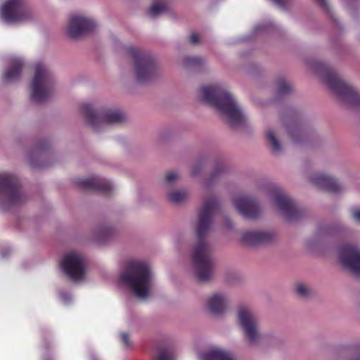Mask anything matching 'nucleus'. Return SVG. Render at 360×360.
<instances>
[{
    "label": "nucleus",
    "instance_id": "1",
    "mask_svg": "<svg viewBox=\"0 0 360 360\" xmlns=\"http://www.w3.org/2000/svg\"><path fill=\"white\" fill-rule=\"evenodd\" d=\"M198 97L224 115L231 127L238 128L246 123L245 113L224 84L217 82L202 86L199 89Z\"/></svg>",
    "mask_w": 360,
    "mask_h": 360
},
{
    "label": "nucleus",
    "instance_id": "2",
    "mask_svg": "<svg viewBox=\"0 0 360 360\" xmlns=\"http://www.w3.org/2000/svg\"><path fill=\"white\" fill-rule=\"evenodd\" d=\"M120 278L122 283L139 299L145 300L150 295L153 272L148 262L143 259L129 260Z\"/></svg>",
    "mask_w": 360,
    "mask_h": 360
},
{
    "label": "nucleus",
    "instance_id": "3",
    "mask_svg": "<svg viewBox=\"0 0 360 360\" xmlns=\"http://www.w3.org/2000/svg\"><path fill=\"white\" fill-rule=\"evenodd\" d=\"M210 230V226H197L195 232L198 241L191 252L195 276L202 282L210 281L214 274L212 248L207 240Z\"/></svg>",
    "mask_w": 360,
    "mask_h": 360
},
{
    "label": "nucleus",
    "instance_id": "4",
    "mask_svg": "<svg viewBox=\"0 0 360 360\" xmlns=\"http://www.w3.org/2000/svg\"><path fill=\"white\" fill-rule=\"evenodd\" d=\"M262 191L270 202L278 209L281 217L288 221H300L307 217L306 211L278 186L266 185L262 188Z\"/></svg>",
    "mask_w": 360,
    "mask_h": 360
},
{
    "label": "nucleus",
    "instance_id": "5",
    "mask_svg": "<svg viewBox=\"0 0 360 360\" xmlns=\"http://www.w3.org/2000/svg\"><path fill=\"white\" fill-rule=\"evenodd\" d=\"M18 177L11 173H0V210L8 211L22 205L27 200Z\"/></svg>",
    "mask_w": 360,
    "mask_h": 360
},
{
    "label": "nucleus",
    "instance_id": "6",
    "mask_svg": "<svg viewBox=\"0 0 360 360\" xmlns=\"http://www.w3.org/2000/svg\"><path fill=\"white\" fill-rule=\"evenodd\" d=\"M37 18L29 0H5L0 7V19L8 25L30 22Z\"/></svg>",
    "mask_w": 360,
    "mask_h": 360
},
{
    "label": "nucleus",
    "instance_id": "7",
    "mask_svg": "<svg viewBox=\"0 0 360 360\" xmlns=\"http://www.w3.org/2000/svg\"><path fill=\"white\" fill-rule=\"evenodd\" d=\"M237 321L245 343L251 347L259 346L262 341V334L259 319L253 310L248 307H240Z\"/></svg>",
    "mask_w": 360,
    "mask_h": 360
},
{
    "label": "nucleus",
    "instance_id": "8",
    "mask_svg": "<svg viewBox=\"0 0 360 360\" xmlns=\"http://www.w3.org/2000/svg\"><path fill=\"white\" fill-rule=\"evenodd\" d=\"M52 75L41 63L34 66V75L31 84V98L37 103L46 101L53 93Z\"/></svg>",
    "mask_w": 360,
    "mask_h": 360
},
{
    "label": "nucleus",
    "instance_id": "9",
    "mask_svg": "<svg viewBox=\"0 0 360 360\" xmlns=\"http://www.w3.org/2000/svg\"><path fill=\"white\" fill-rule=\"evenodd\" d=\"M323 79L330 90L342 101L351 106H360V93L335 72L325 70Z\"/></svg>",
    "mask_w": 360,
    "mask_h": 360
},
{
    "label": "nucleus",
    "instance_id": "10",
    "mask_svg": "<svg viewBox=\"0 0 360 360\" xmlns=\"http://www.w3.org/2000/svg\"><path fill=\"white\" fill-rule=\"evenodd\" d=\"M125 51L134 59L136 82L144 83L150 81L155 73V63L152 56L135 46H127Z\"/></svg>",
    "mask_w": 360,
    "mask_h": 360
},
{
    "label": "nucleus",
    "instance_id": "11",
    "mask_svg": "<svg viewBox=\"0 0 360 360\" xmlns=\"http://www.w3.org/2000/svg\"><path fill=\"white\" fill-rule=\"evenodd\" d=\"M82 113L87 123L96 131H100L108 124L120 123L124 120V115L118 110L102 109L95 110L89 104L83 106Z\"/></svg>",
    "mask_w": 360,
    "mask_h": 360
},
{
    "label": "nucleus",
    "instance_id": "12",
    "mask_svg": "<svg viewBox=\"0 0 360 360\" xmlns=\"http://www.w3.org/2000/svg\"><path fill=\"white\" fill-rule=\"evenodd\" d=\"M60 265L63 271L73 281H81L84 278L86 266L84 257L76 252L65 254Z\"/></svg>",
    "mask_w": 360,
    "mask_h": 360
},
{
    "label": "nucleus",
    "instance_id": "13",
    "mask_svg": "<svg viewBox=\"0 0 360 360\" xmlns=\"http://www.w3.org/2000/svg\"><path fill=\"white\" fill-rule=\"evenodd\" d=\"M338 259L342 266L356 276H360V247L345 245L338 250Z\"/></svg>",
    "mask_w": 360,
    "mask_h": 360
},
{
    "label": "nucleus",
    "instance_id": "14",
    "mask_svg": "<svg viewBox=\"0 0 360 360\" xmlns=\"http://www.w3.org/2000/svg\"><path fill=\"white\" fill-rule=\"evenodd\" d=\"M96 27V22L92 18L75 14L69 18L66 32L70 38L75 39L87 34Z\"/></svg>",
    "mask_w": 360,
    "mask_h": 360
},
{
    "label": "nucleus",
    "instance_id": "15",
    "mask_svg": "<svg viewBox=\"0 0 360 360\" xmlns=\"http://www.w3.org/2000/svg\"><path fill=\"white\" fill-rule=\"evenodd\" d=\"M278 238V233L273 230H250L243 232L240 238L242 245L255 248L259 245L271 243Z\"/></svg>",
    "mask_w": 360,
    "mask_h": 360
},
{
    "label": "nucleus",
    "instance_id": "16",
    "mask_svg": "<svg viewBox=\"0 0 360 360\" xmlns=\"http://www.w3.org/2000/svg\"><path fill=\"white\" fill-rule=\"evenodd\" d=\"M236 209L244 217L258 218L262 214V208L254 198L247 195H238L233 200Z\"/></svg>",
    "mask_w": 360,
    "mask_h": 360
},
{
    "label": "nucleus",
    "instance_id": "17",
    "mask_svg": "<svg viewBox=\"0 0 360 360\" xmlns=\"http://www.w3.org/2000/svg\"><path fill=\"white\" fill-rule=\"evenodd\" d=\"M310 181L314 186L333 193H338L344 189L335 179L322 173L313 174L310 177Z\"/></svg>",
    "mask_w": 360,
    "mask_h": 360
},
{
    "label": "nucleus",
    "instance_id": "18",
    "mask_svg": "<svg viewBox=\"0 0 360 360\" xmlns=\"http://www.w3.org/2000/svg\"><path fill=\"white\" fill-rule=\"evenodd\" d=\"M229 299L227 295L221 292L212 293L207 300L210 312L216 316L223 315L228 307Z\"/></svg>",
    "mask_w": 360,
    "mask_h": 360
},
{
    "label": "nucleus",
    "instance_id": "19",
    "mask_svg": "<svg viewBox=\"0 0 360 360\" xmlns=\"http://www.w3.org/2000/svg\"><path fill=\"white\" fill-rule=\"evenodd\" d=\"M218 208L219 202L215 198L205 200L203 207L199 211L197 225H210L214 214Z\"/></svg>",
    "mask_w": 360,
    "mask_h": 360
},
{
    "label": "nucleus",
    "instance_id": "20",
    "mask_svg": "<svg viewBox=\"0 0 360 360\" xmlns=\"http://www.w3.org/2000/svg\"><path fill=\"white\" fill-rule=\"evenodd\" d=\"M23 60L20 58H12L11 66L8 67L1 76V81L4 83H11L16 81L20 76Z\"/></svg>",
    "mask_w": 360,
    "mask_h": 360
},
{
    "label": "nucleus",
    "instance_id": "21",
    "mask_svg": "<svg viewBox=\"0 0 360 360\" xmlns=\"http://www.w3.org/2000/svg\"><path fill=\"white\" fill-rule=\"evenodd\" d=\"M79 184L84 188L97 189L104 192L110 191L112 189V182L100 176H92L82 179Z\"/></svg>",
    "mask_w": 360,
    "mask_h": 360
},
{
    "label": "nucleus",
    "instance_id": "22",
    "mask_svg": "<svg viewBox=\"0 0 360 360\" xmlns=\"http://www.w3.org/2000/svg\"><path fill=\"white\" fill-rule=\"evenodd\" d=\"M200 360H235L233 354L229 351L212 346L200 355Z\"/></svg>",
    "mask_w": 360,
    "mask_h": 360
},
{
    "label": "nucleus",
    "instance_id": "23",
    "mask_svg": "<svg viewBox=\"0 0 360 360\" xmlns=\"http://www.w3.org/2000/svg\"><path fill=\"white\" fill-rule=\"evenodd\" d=\"M115 236V231L113 226H97L91 234V240L98 245H102Z\"/></svg>",
    "mask_w": 360,
    "mask_h": 360
},
{
    "label": "nucleus",
    "instance_id": "24",
    "mask_svg": "<svg viewBox=\"0 0 360 360\" xmlns=\"http://www.w3.org/2000/svg\"><path fill=\"white\" fill-rule=\"evenodd\" d=\"M266 137L273 153L279 154L282 151V145L277 139V133L273 129H269L266 133Z\"/></svg>",
    "mask_w": 360,
    "mask_h": 360
},
{
    "label": "nucleus",
    "instance_id": "25",
    "mask_svg": "<svg viewBox=\"0 0 360 360\" xmlns=\"http://www.w3.org/2000/svg\"><path fill=\"white\" fill-rule=\"evenodd\" d=\"M167 197L171 202L179 204L188 199V193L185 190H175L168 193Z\"/></svg>",
    "mask_w": 360,
    "mask_h": 360
},
{
    "label": "nucleus",
    "instance_id": "26",
    "mask_svg": "<svg viewBox=\"0 0 360 360\" xmlns=\"http://www.w3.org/2000/svg\"><path fill=\"white\" fill-rule=\"evenodd\" d=\"M167 6L163 2L155 3L151 6L149 14L152 17H157L165 13L167 11Z\"/></svg>",
    "mask_w": 360,
    "mask_h": 360
},
{
    "label": "nucleus",
    "instance_id": "27",
    "mask_svg": "<svg viewBox=\"0 0 360 360\" xmlns=\"http://www.w3.org/2000/svg\"><path fill=\"white\" fill-rule=\"evenodd\" d=\"M204 60L198 56H187L184 60V65L186 68H195L200 66Z\"/></svg>",
    "mask_w": 360,
    "mask_h": 360
},
{
    "label": "nucleus",
    "instance_id": "28",
    "mask_svg": "<svg viewBox=\"0 0 360 360\" xmlns=\"http://www.w3.org/2000/svg\"><path fill=\"white\" fill-rule=\"evenodd\" d=\"M276 88L278 94L281 96L286 94L292 89L291 85L284 79H281L277 82Z\"/></svg>",
    "mask_w": 360,
    "mask_h": 360
},
{
    "label": "nucleus",
    "instance_id": "29",
    "mask_svg": "<svg viewBox=\"0 0 360 360\" xmlns=\"http://www.w3.org/2000/svg\"><path fill=\"white\" fill-rule=\"evenodd\" d=\"M172 352L168 349H161L159 350L156 360H173Z\"/></svg>",
    "mask_w": 360,
    "mask_h": 360
},
{
    "label": "nucleus",
    "instance_id": "30",
    "mask_svg": "<svg viewBox=\"0 0 360 360\" xmlns=\"http://www.w3.org/2000/svg\"><path fill=\"white\" fill-rule=\"evenodd\" d=\"M296 292L302 297H307L310 295L311 290L307 285L300 283L296 287Z\"/></svg>",
    "mask_w": 360,
    "mask_h": 360
},
{
    "label": "nucleus",
    "instance_id": "31",
    "mask_svg": "<svg viewBox=\"0 0 360 360\" xmlns=\"http://www.w3.org/2000/svg\"><path fill=\"white\" fill-rule=\"evenodd\" d=\"M350 217L356 222L360 223V206L356 205L349 209Z\"/></svg>",
    "mask_w": 360,
    "mask_h": 360
},
{
    "label": "nucleus",
    "instance_id": "32",
    "mask_svg": "<svg viewBox=\"0 0 360 360\" xmlns=\"http://www.w3.org/2000/svg\"><path fill=\"white\" fill-rule=\"evenodd\" d=\"M178 173L175 171L168 172L165 175V182L168 184H173L176 180L178 179Z\"/></svg>",
    "mask_w": 360,
    "mask_h": 360
},
{
    "label": "nucleus",
    "instance_id": "33",
    "mask_svg": "<svg viewBox=\"0 0 360 360\" xmlns=\"http://www.w3.org/2000/svg\"><path fill=\"white\" fill-rule=\"evenodd\" d=\"M278 6L285 9L290 4L291 0H272Z\"/></svg>",
    "mask_w": 360,
    "mask_h": 360
},
{
    "label": "nucleus",
    "instance_id": "34",
    "mask_svg": "<svg viewBox=\"0 0 360 360\" xmlns=\"http://www.w3.org/2000/svg\"><path fill=\"white\" fill-rule=\"evenodd\" d=\"M338 226H328V229L323 231L326 236L335 235L338 233Z\"/></svg>",
    "mask_w": 360,
    "mask_h": 360
},
{
    "label": "nucleus",
    "instance_id": "35",
    "mask_svg": "<svg viewBox=\"0 0 360 360\" xmlns=\"http://www.w3.org/2000/svg\"><path fill=\"white\" fill-rule=\"evenodd\" d=\"M121 338H122V342L124 344V345L126 347H130L131 346V342L129 340V335L126 333H122L121 334Z\"/></svg>",
    "mask_w": 360,
    "mask_h": 360
},
{
    "label": "nucleus",
    "instance_id": "36",
    "mask_svg": "<svg viewBox=\"0 0 360 360\" xmlns=\"http://www.w3.org/2000/svg\"><path fill=\"white\" fill-rule=\"evenodd\" d=\"M60 297L65 303H68L71 300L70 295L66 292H62L60 293Z\"/></svg>",
    "mask_w": 360,
    "mask_h": 360
},
{
    "label": "nucleus",
    "instance_id": "37",
    "mask_svg": "<svg viewBox=\"0 0 360 360\" xmlns=\"http://www.w3.org/2000/svg\"><path fill=\"white\" fill-rule=\"evenodd\" d=\"M189 41L191 44H195L199 41V36L196 34H193L190 36Z\"/></svg>",
    "mask_w": 360,
    "mask_h": 360
},
{
    "label": "nucleus",
    "instance_id": "38",
    "mask_svg": "<svg viewBox=\"0 0 360 360\" xmlns=\"http://www.w3.org/2000/svg\"><path fill=\"white\" fill-rule=\"evenodd\" d=\"M223 168L221 167H219L217 168L212 174V178L216 179L219 176V174L222 172Z\"/></svg>",
    "mask_w": 360,
    "mask_h": 360
},
{
    "label": "nucleus",
    "instance_id": "39",
    "mask_svg": "<svg viewBox=\"0 0 360 360\" xmlns=\"http://www.w3.org/2000/svg\"><path fill=\"white\" fill-rule=\"evenodd\" d=\"M300 129H295L294 130L288 129L289 134L292 136V138L294 139V141H296V139L295 137V134H300Z\"/></svg>",
    "mask_w": 360,
    "mask_h": 360
},
{
    "label": "nucleus",
    "instance_id": "40",
    "mask_svg": "<svg viewBox=\"0 0 360 360\" xmlns=\"http://www.w3.org/2000/svg\"><path fill=\"white\" fill-rule=\"evenodd\" d=\"M266 29V26L264 25H257L255 26L254 31L255 33H258L260 30Z\"/></svg>",
    "mask_w": 360,
    "mask_h": 360
},
{
    "label": "nucleus",
    "instance_id": "41",
    "mask_svg": "<svg viewBox=\"0 0 360 360\" xmlns=\"http://www.w3.org/2000/svg\"><path fill=\"white\" fill-rule=\"evenodd\" d=\"M318 1L321 6H323L326 9H328V6L326 0H318Z\"/></svg>",
    "mask_w": 360,
    "mask_h": 360
},
{
    "label": "nucleus",
    "instance_id": "42",
    "mask_svg": "<svg viewBox=\"0 0 360 360\" xmlns=\"http://www.w3.org/2000/svg\"><path fill=\"white\" fill-rule=\"evenodd\" d=\"M10 250H6V252H2L1 254V258H5L10 253Z\"/></svg>",
    "mask_w": 360,
    "mask_h": 360
},
{
    "label": "nucleus",
    "instance_id": "43",
    "mask_svg": "<svg viewBox=\"0 0 360 360\" xmlns=\"http://www.w3.org/2000/svg\"><path fill=\"white\" fill-rule=\"evenodd\" d=\"M224 225H227V226L231 225V221L230 219H229V218L226 219V224Z\"/></svg>",
    "mask_w": 360,
    "mask_h": 360
},
{
    "label": "nucleus",
    "instance_id": "44",
    "mask_svg": "<svg viewBox=\"0 0 360 360\" xmlns=\"http://www.w3.org/2000/svg\"><path fill=\"white\" fill-rule=\"evenodd\" d=\"M352 360H360V356H357V357L354 358V359H352Z\"/></svg>",
    "mask_w": 360,
    "mask_h": 360
},
{
    "label": "nucleus",
    "instance_id": "45",
    "mask_svg": "<svg viewBox=\"0 0 360 360\" xmlns=\"http://www.w3.org/2000/svg\"><path fill=\"white\" fill-rule=\"evenodd\" d=\"M197 173L198 172L196 171H194V170L192 172V174L193 175H195V174H197Z\"/></svg>",
    "mask_w": 360,
    "mask_h": 360
},
{
    "label": "nucleus",
    "instance_id": "46",
    "mask_svg": "<svg viewBox=\"0 0 360 360\" xmlns=\"http://www.w3.org/2000/svg\"><path fill=\"white\" fill-rule=\"evenodd\" d=\"M42 149H43L42 147H40V148H37V150L41 151V150H42Z\"/></svg>",
    "mask_w": 360,
    "mask_h": 360
}]
</instances>
